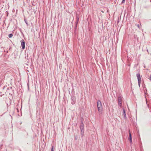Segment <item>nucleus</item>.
<instances>
[{
  "label": "nucleus",
  "instance_id": "f257e3e1",
  "mask_svg": "<svg viewBox=\"0 0 151 151\" xmlns=\"http://www.w3.org/2000/svg\"><path fill=\"white\" fill-rule=\"evenodd\" d=\"M97 105L99 112L101 113L102 111V106L101 102L99 100L97 101Z\"/></svg>",
  "mask_w": 151,
  "mask_h": 151
},
{
  "label": "nucleus",
  "instance_id": "f03ea898",
  "mask_svg": "<svg viewBox=\"0 0 151 151\" xmlns=\"http://www.w3.org/2000/svg\"><path fill=\"white\" fill-rule=\"evenodd\" d=\"M79 127L80 128V129L81 130V135H82V137L83 136V134L84 133V131L83 130V128H84V124L83 122V121L82 120L81 121V123L79 126Z\"/></svg>",
  "mask_w": 151,
  "mask_h": 151
},
{
  "label": "nucleus",
  "instance_id": "7ed1b4c3",
  "mask_svg": "<svg viewBox=\"0 0 151 151\" xmlns=\"http://www.w3.org/2000/svg\"><path fill=\"white\" fill-rule=\"evenodd\" d=\"M76 102V97L74 95H72L71 97V103L72 105H74Z\"/></svg>",
  "mask_w": 151,
  "mask_h": 151
},
{
  "label": "nucleus",
  "instance_id": "20e7f679",
  "mask_svg": "<svg viewBox=\"0 0 151 151\" xmlns=\"http://www.w3.org/2000/svg\"><path fill=\"white\" fill-rule=\"evenodd\" d=\"M21 46L22 47V49L24 50L25 48V42L23 39H22L20 41Z\"/></svg>",
  "mask_w": 151,
  "mask_h": 151
},
{
  "label": "nucleus",
  "instance_id": "39448f33",
  "mask_svg": "<svg viewBox=\"0 0 151 151\" xmlns=\"http://www.w3.org/2000/svg\"><path fill=\"white\" fill-rule=\"evenodd\" d=\"M122 97L121 96H119L118 98V105L120 107L122 105Z\"/></svg>",
  "mask_w": 151,
  "mask_h": 151
},
{
  "label": "nucleus",
  "instance_id": "423d86ee",
  "mask_svg": "<svg viewBox=\"0 0 151 151\" xmlns=\"http://www.w3.org/2000/svg\"><path fill=\"white\" fill-rule=\"evenodd\" d=\"M128 140L130 141V143H132V135L130 131H129Z\"/></svg>",
  "mask_w": 151,
  "mask_h": 151
},
{
  "label": "nucleus",
  "instance_id": "0eeeda50",
  "mask_svg": "<svg viewBox=\"0 0 151 151\" xmlns=\"http://www.w3.org/2000/svg\"><path fill=\"white\" fill-rule=\"evenodd\" d=\"M137 77L138 79V81L139 82L141 81V77L139 73H137Z\"/></svg>",
  "mask_w": 151,
  "mask_h": 151
},
{
  "label": "nucleus",
  "instance_id": "6e6552de",
  "mask_svg": "<svg viewBox=\"0 0 151 151\" xmlns=\"http://www.w3.org/2000/svg\"><path fill=\"white\" fill-rule=\"evenodd\" d=\"M123 114H124V119L126 118V112H125V110L124 108H123Z\"/></svg>",
  "mask_w": 151,
  "mask_h": 151
},
{
  "label": "nucleus",
  "instance_id": "1a4fd4ad",
  "mask_svg": "<svg viewBox=\"0 0 151 151\" xmlns=\"http://www.w3.org/2000/svg\"><path fill=\"white\" fill-rule=\"evenodd\" d=\"M134 39H137V41H138V38L137 37V35H134Z\"/></svg>",
  "mask_w": 151,
  "mask_h": 151
},
{
  "label": "nucleus",
  "instance_id": "9d476101",
  "mask_svg": "<svg viewBox=\"0 0 151 151\" xmlns=\"http://www.w3.org/2000/svg\"><path fill=\"white\" fill-rule=\"evenodd\" d=\"M13 34L12 33L8 35V37L9 38H11L13 36Z\"/></svg>",
  "mask_w": 151,
  "mask_h": 151
},
{
  "label": "nucleus",
  "instance_id": "9b49d317",
  "mask_svg": "<svg viewBox=\"0 0 151 151\" xmlns=\"http://www.w3.org/2000/svg\"><path fill=\"white\" fill-rule=\"evenodd\" d=\"M24 22H25V23H26V24L28 26V23L27 22V21L26 19H24Z\"/></svg>",
  "mask_w": 151,
  "mask_h": 151
},
{
  "label": "nucleus",
  "instance_id": "f8f14e48",
  "mask_svg": "<svg viewBox=\"0 0 151 151\" xmlns=\"http://www.w3.org/2000/svg\"><path fill=\"white\" fill-rule=\"evenodd\" d=\"M54 146L53 145L51 147V151H54Z\"/></svg>",
  "mask_w": 151,
  "mask_h": 151
},
{
  "label": "nucleus",
  "instance_id": "ddd939ff",
  "mask_svg": "<svg viewBox=\"0 0 151 151\" xmlns=\"http://www.w3.org/2000/svg\"><path fill=\"white\" fill-rule=\"evenodd\" d=\"M78 21H78V20H76V27H75L76 28V26L78 24Z\"/></svg>",
  "mask_w": 151,
  "mask_h": 151
},
{
  "label": "nucleus",
  "instance_id": "4468645a",
  "mask_svg": "<svg viewBox=\"0 0 151 151\" xmlns=\"http://www.w3.org/2000/svg\"><path fill=\"white\" fill-rule=\"evenodd\" d=\"M76 19H77V20H78V21H79V16L78 15H76Z\"/></svg>",
  "mask_w": 151,
  "mask_h": 151
},
{
  "label": "nucleus",
  "instance_id": "2eb2a0df",
  "mask_svg": "<svg viewBox=\"0 0 151 151\" xmlns=\"http://www.w3.org/2000/svg\"><path fill=\"white\" fill-rule=\"evenodd\" d=\"M78 137L77 135L75 136V139L76 140H77L78 139Z\"/></svg>",
  "mask_w": 151,
  "mask_h": 151
},
{
  "label": "nucleus",
  "instance_id": "dca6fc26",
  "mask_svg": "<svg viewBox=\"0 0 151 151\" xmlns=\"http://www.w3.org/2000/svg\"><path fill=\"white\" fill-rule=\"evenodd\" d=\"M140 83H141V81H140V82H139V81H138V85L139 87H140Z\"/></svg>",
  "mask_w": 151,
  "mask_h": 151
},
{
  "label": "nucleus",
  "instance_id": "f3484780",
  "mask_svg": "<svg viewBox=\"0 0 151 151\" xmlns=\"http://www.w3.org/2000/svg\"><path fill=\"white\" fill-rule=\"evenodd\" d=\"M125 0H122V3H124L125 2Z\"/></svg>",
  "mask_w": 151,
  "mask_h": 151
},
{
  "label": "nucleus",
  "instance_id": "a211bd4d",
  "mask_svg": "<svg viewBox=\"0 0 151 151\" xmlns=\"http://www.w3.org/2000/svg\"><path fill=\"white\" fill-rule=\"evenodd\" d=\"M17 112H19V109H18V108H17Z\"/></svg>",
  "mask_w": 151,
  "mask_h": 151
},
{
  "label": "nucleus",
  "instance_id": "6ab92c4d",
  "mask_svg": "<svg viewBox=\"0 0 151 151\" xmlns=\"http://www.w3.org/2000/svg\"><path fill=\"white\" fill-rule=\"evenodd\" d=\"M137 26L138 28H139V24H137Z\"/></svg>",
  "mask_w": 151,
  "mask_h": 151
},
{
  "label": "nucleus",
  "instance_id": "aec40b11",
  "mask_svg": "<svg viewBox=\"0 0 151 151\" xmlns=\"http://www.w3.org/2000/svg\"><path fill=\"white\" fill-rule=\"evenodd\" d=\"M6 12L7 13V16H8V12L7 11H6Z\"/></svg>",
  "mask_w": 151,
  "mask_h": 151
},
{
  "label": "nucleus",
  "instance_id": "412c9836",
  "mask_svg": "<svg viewBox=\"0 0 151 151\" xmlns=\"http://www.w3.org/2000/svg\"><path fill=\"white\" fill-rule=\"evenodd\" d=\"M147 100H146V102H147ZM146 103H147L146 102Z\"/></svg>",
  "mask_w": 151,
  "mask_h": 151
},
{
  "label": "nucleus",
  "instance_id": "4be33fe9",
  "mask_svg": "<svg viewBox=\"0 0 151 151\" xmlns=\"http://www.w3.org/2000/svg\"><path fill=\"white\" fill-rule=\"evenodd\" d=\"M150 2H151V0H150Z\"/></svg>",
  "mask_w": 151,
  "mask_h": 151
},
{
  "label": "nucleus",
  "instance_id": "5701e85b",
  "mask_svg": "<svg viewBox=\"0 0 151 151\" xmlns=\"http://www.w3.org/2000/svg\"><path fill=\"white\" fill-rule=\"evenodd\" d=\"M27 0L28 1V0Z\"/></svg>",
  "mask_w": 151,
  "mask_h": 151
}]
</instances>
